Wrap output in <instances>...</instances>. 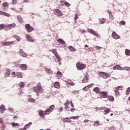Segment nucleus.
Masks as SVG:
<instances>
[{
    "label": "nucleus",
    "mask_w": 130,
    "mask_h": 130,
    "mask_svg": "<svg viewBox=\"0 0 130 130\" xmlns=\"http://www.w3.org/2000/svg\"><path fill=\"white\" fill-rule=\"evenodd\" d=\"M34 91L36 93H43L44 89L42 88V86H41V83H38L37 85V86H35L33 87Z\"/></svg>",
    "instance_id": "1"
},
{
    "label": "nucleus",
    "mask_w": 130,
    "mask_h": 130,
    "mask_svg": "<svg viewBox=\"0 0 130 130\" xmlns=\"http://www.w3.org/2000/svg\"><path fill=\"white\" fill-rule=\"evenodd\" d=\"M86 64H83L80 62H78L76 63V68L78 71H82L86 69Z\"/></svg>",
    "instance_id": "2"
},
{
    "label": "nucleus",
    "mask_w": 130,
    "mask_h": 130,
    "mask_svg": "<svg viewBox=\"0 0 130 130\" xmlns=\"http://www.w3.org/2000/svg\"><path fill=\"white\" fill-rule=\"evenodd\" d=\"M53 13L57 17H62L63 16V13L59 9H54Z\"/></svg>",
    "instance_id": "3"
},
{
    "label": "nucleus",
    "mask_w": 130,
    "mask_h": 130,
    "mask_svg": "<svg viewBox=\"0 0 130 130\" xmlns=\"http://www.w3.org/2000/svg\"><path fill=\"white\" fill-rule=\"evenodd\" d=\"M87 32H88V33H90V34H92V35L96 36V37H98V38H100V37H101L100 35L98 34V33H96V31H94V30H93L92 29H90V28H88Z\"/></svg>",
    "instance_id": "4"
},
{
    "label": "nucleus",
    "mask_w": 130,
    "mask_h": 130,
    "mask_svg": "<svg viewBox=\"0 0 130 130\" xmlns=\"http://www.w3.org/2000/svg\"><path fill=\"white\" fill-rule=\"evenodd\" d=\"M55 108V106L54 105H53L50 106L49 108L47 109V110H46V113L48 115L51 114V112H52L54 110Z\"/></svg>",
    "instance_id": "5"
},
{
    "label": "nucleus",
    "mask_w": 130,
    "mask_h": 130,
    "mask_svg": "<svg viewBox=\"0 0 130 130\" xmlns=\"http://www.w3.org/2000/svg\"><path fill=\"white\" fill-rule=\"evenodd\" d=\"M99 76L100 77H101V78H102L103 79H107L108 78H109V76L108 75V74L105 72H100Z\"/></svg>",
    "instance_id": "6"
},
{
    "label": "nucleus",
    "mask_w": 130,
    "mask_h": 130,
    "mask_svg": "<svg viewBox=\"0 0 130 130\" xmlns=\"http://www.w3.org/2000/svg\"><path fill=\"white\" fill-rule=\"evenodd\" d=\"M25 28L27 32H32L34 30V28H33V27L30 26L29 24H25Z\"/></svg>",
    "instance_id": "7"
},
{
    "label": "nucleus",
    "mask_w": 130,
    "mask_h": 130,
    "mask_svg": "<svg viewBox=\"0 0 130 130\" xmlns=\"http://www.w3.org/2000/svg\"><path fill=\"white\" fill-rule=\"evenodd\" d=\"M50 51L52 52L53 54H54L55 56H56V58H59V55H58V53L56 50V49H53L52 50H50Z\"/></svg>",
    "instance_id": "8"
},
{
    "label": "nucleus",
    "mask_w": 130,
    "mask_h": 130,
    "mask_svg": "<svg viewBox=\"0 0 130 130\" xmlns=\"http://www.w3.org/2000/svg\"><path fill=\"white\" fill-rule=\"evenodd\" d=\"M100 94L102 98H107V95H108V92H107V91H101L100 93Z\"/></svg>",
    "instance_id": "9"
},
{
    "label": "nucleus",
    "mask_w": 130,
    "mask_h": 130,
    "mask_svg": "<svg viewBox=\"0 0 130 130\" xmlns=\"http://www.w3.org/2000/svg\"><path fill=\"white\" fill-rule=\"evenodd\" d=\"M88 82H89V75L86 74L82 80V83L85 84V83H88Z\"/></svg>",
    "instance_id": "10"
},
{
    "label": "nucleus",
    "mask_w": 130,
    "mask_h": 130,
    "mask_svg": "<svg viewBox=\"0 0 130 130\" xmlns=\"http://www.w3.org/2000/svg\"><path fill=\"white\" fill-rule=\"evenodd\" d=\"M112 37L114 38V39H120V36L118 35L115 31H113L112 34Z\"/></svg>",
    "instance_id": "11"
},
{
    "label": "nucleus",
    "mask_w": 130,
    "mask_h": 130,
    "mask_svg": "<svg viewBox=\"0 0 130 130\" xmlns=\"http://www.w3.org/2000/svg\"><path fill=\"white\" fill-rule=\"evenodd\" d=\"M19 54H20V55H21V56H23V57H27V53L24 52V51L22 49H19Z\"/></svg>",
    "instance_id": "12"
},
{
    "label": "nucleus",
    "mask_w": 130,
    "mask_h": 130,
    "mask_svg": "<svg viewBox=\"0 0 130 130\" xmlns=\"http://www.w3.org/2000/svg\"><path fill=\"white\" fill-rule=\"evenodd\" d=\"M3 46H9V45H13L14 44V41L11 42H2Z\"/></svg>",
    "instance_id": "13"
},
{
    "label": "nucleus",
    "mask_w": 130,
    "mask_h": 130,
    "mask_svg": "<svg viewBox=\"0 0 130 130\" xmlns=\"http://www.w3.org/2000/svg\"><path fill=\"white\" fill-rule=\"evenodd\" d=\"M53 85L54 88H56V89H59L60 88V84L58 82L54 83Z\"/></svg>",
    "instance_id": "14"
},
{
    "label": "nucleus",
    "mask_w": 130,
    "mask_h": 130,
    "mask_svg": "<svg viewBox=\"0 0 130 130\" xmlns=\"http://www.w3.org/2000/svg\"><path fill=\"white\" fill-rule=\"evenodd\" d=\"M26 38L27 40V41H29L30 42H34V40L31 37L30 35H26Z\"/></svg>",
    "instance_id": "15"
},
{
    "label": "nucleus",
    "mask_w": 130,
    "mask_h": 130,
    "mask_svg": "<svg viewBox=\"0 0 130 130\" xmlns=\"http://www.w3.org/2000/svg\"><path fill=\"white\" fill-rule=\"evenodd\" d=\"M39 114L42 117H44L45 115H48V114L46 113V111H45V112L43 111H40L39 112Z\"/></svg>",
    "instance_id": "16"
},
{
    "label": "nucleus",
    "mask_w": 130,
    "mask_h": 130,
    "mask_svg": "<svg viewBox=\"0 0 130 130\" xmlns=\"http://www.w3.org/2000/svg\"><path fill=\"white\" fill-rule=\"evenodd\" d=\"M93 92L96 94H100V88L99 87H96L93 89Z\"/></svg>",
    "instance_id": "17"
},
{
    "label": "nucleus",
    "mask_w": 130,
    "mask_h": 130,
    "mask_svg": "<svg viewBox=\"0 0 130 130\" xmlns=\"http://www.w3.org/2000/svg\"><path fill=\"white\" fill-rule=\"evenodd\" d=\"M17 19L18 20V22L20 23V24L23 23L24 20H23V18H22V16H21V15H18L17 17Z\"/></svg>",
    "instance_id": "18"
},
{
    "label": "nucleus",
    "mask_w": 130,
    "mask_h": 130,
    "mask_svg": "<svg viewBox=\"0 0 130 130\" xmlns=\"http://www.w3.org/2000/svg\"><path fill=\"white\" fill-rule=\"evenodd\" d=\"M107 98H108V100L111 102H113L114 101V97L112 95H109Z\"/></svg>",
    "instance_id": "19"
},
{
    "label": "nucleus",
    "mask_w": 130,
    "mask_h": 130,
    "mask_svg": "<svg viewBox=\"0 0 130 130\" xmlns=\"http://www.w3.org/2000/svg\"><path fill=\"white\" fill-rule=\"evenodd\" d=\"M10 74H11V71L9 69H7L5 74V77H9Z\"/></svg>",
    "instance_id": "20"
},
{
    "label": "nucleus",
    "mask_w": 130,
    "mask_h": 130,
    "mask_svg": "<svg viewBox=\"0 0 130 130\" xmlns=\"http://www.w3.org/2000/svg\"><path fill=\"white\" fill-rule=\"evenodd\" d=\"M62 121L63 122H69V123H71L72 122V120L69 119V118H64L62 119Z\"/></svg>",
    "instance_id": "21"
},
{
    "label": "nucleus",
    "mask_w": 130,
    "mask_h": 130,
    "mask_svg": "<svg viewBox=\"0 0 130 130\" xmlns=\"http://www.w3.org/2000/svg\"><path fill=\"white\" fill-rule=\"evenodd\" d=\"M45 71L49 75H52L53 72L52 70L48 68H45Z\"/></svg>",
    "instance_id": "22"
},
{
    "label": "nucleus",
    "mask_w": 130,
    "mask_h": 130,
    "mask_svg": "<svg viewBox=\"0 0 130 130\" xmlns=\"http://www.w3.org/2000/svg\"><path fill=\"white\" fill-rule=\"evenodd\" d=\"M66 83L68 85H71V86H75V83L73 82L71 80H68L66 82Z\"/></svg>",
    "instance_id": "23"
},
{
    "label": "nucleus",
    "mask_w": 130,
    "mask_h": 130,
    "mask_svg": "<svg viewBox=\"0 0 130 130\" xmlns=\"http://www.w3.org/2000/svg\"><path fill=\"white\" fill-rule=\"evenodd\" d=\"M20 68L21 70L25 71V70L27 69V64H22L21 65Z\"/></svg>",
    "instance_id": "24"
},
{
    "label": "nucleus",
    "mask_w": 130,
    "mask_h": 130,
    "mask_svg": "<svg viewBox=\"0 0 130 130\" xmlns=\"http://www.w3.org/2000/svg\"><path fill=\"white\" fill-rule=\"evenodd\" d=\"M69 50L70 51H72V52H75L77 50L76 49V48H75L74 47L72 46H70L68 47Z\"/></svg>",
    "instance_id": "25"
},
{
    "label": "nucleus",
    "mask_w": 130,
    "mask_h": 130,
    "mask_svg": "<svg viewBox=\"0 0 130 130\" xmlns=\"http://www.w3.org/2000/svg\"><path fill=\"white\" fill-rule=\"evenodd\" d=\"M57 42H58V43H60V44H62V45L66 44V42L61 40V39H58L57 40Z\"/></svg>",
    "instance_id": "26"
},
{
    "label": "nucleus",
    "mask_w": 130,
    "mask_h": 130,
    "mask_svg": "<svg viewBox=\"0 0 130 130\" xmlns=\"http://www.w3.org/2000/svg\"><path fill=\"white\" fill-rule=\"evenodd\" d=\"M15 27H16V24L15 23L9 24L8 25V28H9V29H12V28H15Z\"/></svg>",
    "instance_id": "27"
},
{
    "label": "nucleus",
    "mask_w": 130,
    "mask_h": 130,
    "mask_svg": "<svg viewBox=\"0 0 130 130\" xmlns=\"http://www.w3.org/2000/svg\"><path fill=\"white\" fill-rule=\"evenodd\" d=\"M19 87H20L21 88H24L25 87V82H20L19 83Z\"/></svg>",
    "instance_id": "28"
},
{
    "label": "nucleus",
    "mask_w": 130,
    "mask_h": 130,
    "mask_svg": "<svg viewBox=\"0 0 130 130\" xmlns=\"http://www.w3.org/2000/svg\"><path fill=\"white\" fill-rule=\"evenodd\" d=\"M17 77H18V78H23V74H22V72H17L16 73Z\"/></svg>",
    "instance_id": "29"
},
{
    "label": "nucleus",
    "mask_w": 130,
    "mask_h": 130,
    "mask_svg": "<svg viewBox=\"0 0 130 130\" xmlns=\"http://www.w3.org/2000/svg\"><path fill=\"white\" fill-rule=\"evenodd\" d=\"M114 91L115 92L116 96H120V92H119V90L117 89H115Z\"/></svg>",
    "instance_id": "30"
},
{
    "label": "nucleus",
    "mask_w": 130,
    "mask_h": 130,
    "mask_svg": "<svg viewBox=\"0 0 130 130\" xmlns=\"http://www.w3.org/2000/svg\"><path fill=\"white\" fill-rule=\"evenodd\" d=\"M109 112H110V109H106V110H105L104 111V114L105 115H106V114H108V113H109Z\"/></svg>",
    "instance_id": "31"
},
{
    "label": "nucleus",
    "mask_w": 130,
    "mask_h": 130,
    "mask_svg": "<svg viewBox=\"0 0 130 130\" xmlns=\"http://www.w3.org/2000/svg\"><path fill=\"white\" fill-rule=\"evenodd\" d=\"M100 24H104L106 22V19L102 18V19H100Z\"/></svg>",
    "instance_id": "32"
},
{
    "label": "nucleus",
    "mask_w": 130,
    "mask_h": 130,
    "mask_svg": "<svg viewBox=\"0 0 130 130\" xmlns=\"http://www.w3.org/2000/svg\"><path fill=\"white\" fill-rule=\"evenodd\" d=\"M57 76H58V79H60L62 77V74L60 72L58 71L57 72Z\"/></svg>",
    "instance_id": "33"
},
{
    "label": "nucleus",
    "mask_w": 130,
    "mask_h": 130,
    "mask_svg": "<svg viewBox=\"0 0 130 130\" xmlns=\"http://www.w3.org/2000/svg\"><path fill=\"white\" fill-rule=\"evenodd\" d=\"M2 15H4V16H6V17H10L11 15L9 13H7L6 12H2L1 13Z\"/></svg>",
    "instance_id": "34"
},
{
    "label": "nucleus",
    "mask_w": 130,
    "mask_h": 130,
    "mask_svg": "<svg viewBox=\"0 0 130 130\" xmlns=\"http://www.w3.org/2000/svg\"><path fill=\"white\" fill-rule=\"evenodd\" d=\"M28 102H31V103H35V102H36V100L32 98H30L29 99H28Z\"/></svg>",
    "instance_id": "35"
},
{
    "label": "nucleus",
    "mask_w": 130,
    "mask_h": 130,
    "mask_svg": "<svg viewBox=\"0 0 130 130\" xmlns=\"http://www.w3.org/2000/svg\"><path fill=\"white\" fill-rule=\"evenodd\" d=\"M0 109L1 111H5L6 110V107L4 105H2L0 107Z\"/></svg>",
    "instance_id": "36"
},
{
    "label": "nucleus",
    "mask_w": 130,
    "mask_h": 130,
    "mask_svg": "<svg viewBox=\"0 0 130 130\" xmlns=\"http://www.w3.org/2000/svg\"><path fill=\"white\" fill-rule=\"evenodd\" d=\"M13 38H15V39H16V40H17V41H20V40H21V38H19V36H17L16 35H14Z\"/></svg>",
    "instance_id": "37"
},
{
    "label": "nucleus",
    "mask_w": 130,
    "mask_h": 130,
    "mask_svg": "<svg viewBox=\"0 0 130 130\" xmlns=\"http://www.w3.org/2000/svg\"><path fill=\"white\" fill-rule=\"evenodd\" d=\"M54 60L56 62H60V60H61V58H60V56H59V58H54Z\"/></svg>",
    "instance_id": "38"
},
{
    "label": "nucleus",
    "mask_w": 130,
    "mask_h": 130,
    "mask_svg": "<svg viewBox=\"0 0 130 130\" xmlns=\"http://www.w3.org/2000/svg\"><path fill=\"white\" fill-rule=\"evenodd\" d=\"M0 127L1 130H5V128H6V124H5V123H3Z\"/></svg>",
    "instance_id": "39"
},
{
    "label": "nucleus",
    "mask_w": 130,
    "mask_h": 130,
    "mask_svg": "<svg viewBox=\"0 0 130 130\" xmlns=\"http://www.w3.org/2000/svg\"><path fill=\"white\" fill-rule=\"evenodd\" d=\"M80 116H74L70 117V119H78Z\"/></svg>",
    "instance_id": "40"
},
{
    "label": "nucleus",
    "mask_w": 130,
    "mask_h": 130,
    "mask_svg": "<svg viewBox=\"0 0 130 130\" xmlns=\"http://www.w3.org/2000/svg\"><path fill=\"white\" fill-rule=\"evenodd\" d=\"M122 86H118L117 87H115V89L119 91V90H122Z\"/></svg>",
    "instance_id": "41"
},
{
    "label": "nucleus",
    "mask_w": 130,
    "mask_h": 130,
    "mask_svg": "<svg viewBox=\"0 0 130 130\" xmlns=\"http://www.w3.org/2000/svg\"><path fill=\"white\" fill-rule=\"evenodd\" d=\"M130 70V68L128 67H125L123 68V71H128Z\"/></svg>",
    "instance_id": "42"
},
{
    "label": "nucleus",
    "mask_w": 130,
    "mask_h": 130,
    "mask_svg": "<svg viewBox=\"0 0 130 130\" xmlns=\"http://www.w3.org/2000/svg\"><path fill=\"white\" fill-rule=\"evenodd\" d=\"M119 68V65H116L114 66L113 70L114 71H115V70H118Z\"/></svg>",
    "instance_id": "43"
},
{
    "label": "nucleus",
    "mask_w": 130,
    "mask_h": 130,
    "mask_svg": "<svg viewBox=\"0 0 130 130\" xmlns=\"http://www.w3.org/2000/svg\"><path fill=\"white\" fill-rule=\"evenodd\" d=\"M11 124H12L13 126L16 127V126H19L20 125H19V124L18 123H14L12 122L11 123Z\"/></svg>",
    "instance_id": "44"
},
{
    "label": "nucleus",
    "mask_w": 130,
    "mask_h": 130,
    "mask_svg": "<svg viewBox=\"0 0 130 130\" xmlns=\"http://www.w3.org/2000/svg\"><path fill=\"white\" fill-rule=\"evenodd\" d=\"M125 54L126 55H130V50L128 49L125 50Z\"/></svg>",
    "instance_id": "45"
},
{
    "label": "nucleus",
    "mask_w": 130,
    "mask_h": 130,
    "mask_svg": "<svg viewBox=\"0 0 130 130\" xmlns=\"http://www.w3.org/2000/svg\"><path fill=\"white\" fill-rule=\"evenodd\" d=\"M93 125L94 126H98V125H99V121L94 122Z\"/></svg>",
    "instance_id": "46"
},
{
    "label": "nucleus",
    "mask_w": 130,
    "mask_h": 130,
    "mask_svg": "<svg viewBox=\"0 0 130 130\" xmlns=\"http://www.w3.org/2000/svg\"><path fill=\"white\" fill-rule=\"evenodd\" d=\"M3 7H9V3L8 2H5L3 4Z\"/></svg>",
    "instance_id": "47"
},
{
    "label": "nucleus",
    "mask_w": 130,
    "mask_h": 130,
    "mask_svg": "<svg viewBox=\"0 0 130 130\" xmlns=\"http://www.w3.org/2000/svg\"><path fill=\"white\" fill-rule=\"evenodd\" d=\"M94 83H91L87 85V87H88V89H90V88H93V87H94Z\"/></svg>",
    "instance_id": "48"
},
{
    "label": "nucleus",
    "mask_w": 130,
    "mask_h": 130,
    "mask_svg": "<svg viewBox=\"0 0 130 130\" xmlns=\"http://www.w3.org/2000/svg\"><path fill=\"white\" fill-rule=\"evenodd\" d=\"M88 90H89V87H88V85L83 88V91H88Z\"/></svg>",
    "instance_id": "49"
},
{
    "label": "nucleus",
    "mask_w": 130,
    "mask_h": 130,
    "mask_svg": "<svg viewBox=\"0 0 130 130\" xmlns=\"http://www.w3.org/2000/svg\"><path fill=\"white\" fill-rule=\"evenodd\" d=\"M64 5V6H66V7H68V8H69V7H70L71 6V4H70V3H69L68 2H66V1H65Z\"/></svg>",
    "instance_id": "50"
},
{
    "label": "nucleus",
    "mask_w": 130,
    "mask_h": 130,
    "mask_svg": "<svg viewBox=\"0 0 130 130\" xmlns=\"http://www.w3.org/2000/svg\"><path fill=\"white\" fill-rule=\"evenodd\" d=\"M119 24V25H125V21H124V20L120 21Z\"/></svg>",
    "instance_id": "51"
},
{
    "label": "nucleus",
    "mask_w": 130,
    "mask_h": 130,
    "mask_svg": "<svg viewBox=\"0 0 130 130\" xmlns=\"http://www.w3.org/2000/svg\"><path fill=\"white\" fill-rule=\"evenodd\" d=\"M64 105L69 106V105H70V102H69L68 100H67L66 103L64 104Z\"/></svg>",
    "instance_id": "52"
},
{
    "label": "nucleus",
    "mask_w": 130,
    "mask_h": 130,
    "mask_svg": "<svg viewBox=\"0 0 130 130\" xmlns=\"http://www.w3.org/2000/svg\"><path fill=\"white\" fill-rule=\"evenodd\" d=\"M109 19L112 20H114V18L113 17V15L112 14L109 15Z\"/></svg>",
    "instance_id": "53"
},
{
    "label": "nucleus",
    "mask_w": 130,
    "mask_h": 130,
    "mask_svg": "<svg viewBox=\"0 0 130 130\" xmlns=\"http://www.w3.org/2000/svg\"><path fill=\"white\" fill-rule=\"evenodd\" d=\"M129 92H130V87H128L127 89V90L126 91V93L127 95H128V94H129Z\"/></svg>",
    "instance_id": "54"
},
{
    "label": "nucleus",
    "mask_w": 130,
    "mask_h": 130,
    "mask_svg": "<svg viewBox=\"0 0 130 130\" xmlns=\"http://www.w3.org/2000/svg\"><path fill=\"white\" fill-rule=\"evenodd\" d=\"M74 20H75L76 23H77V20H78V15H75Z\"/></svg>",
    "instance_id": "55"
},
{
    "label": "nucleus",
    "mask_w": 130,
    "mask_h": 130,
    "mask_svg": "<svg viewBox=\"0 0 130 130\" xmlns=\"http://www.w3.org/2000/svg\"><path fill=\"white\" fill-rule=\"evenodd\" d=\"M4 28H5V25H4V24L0 25V30H2V29H4Z\"/></svg>",
    "instance_id": "56"
},
{
    "label": "nucleus",
    "mask_w": 130,
    "mask_h": 130,
    "mask_svg": "<svg viewBox=\"0 0 130 130\" xmlns=\"http://www.w3.org/2000/svg\"><path fill=\"white\" fill-rule=\"evenodd\" d=\"M60 3L62 6H63L64 5V3H66V1H60Z\"/></svg>",
    "instance_id": "57"
},
{
    "label": "nucleus",
    "mask_w": 130,
    "mask_h": 130,
    "mask_svg": "<svg viewBox=\"0 0 130 130\" xmlns=\"http://www.w3.org/2000/svg\"><path fill=\"white\" fill-rule=\"evenodd\" d=\"M79 31L80 32H81L82 34H84V33H86V31L84 29H80Z\"/></svg>",
    "instance_id": "58"
},
{
    "label": "nucleus",
    "mask_w": 130,
    "mask_h": 130,
    "mask_svg": "<svg viewBox=\"0 0 130 130\" xmlns=\"http://www.w3.org/2000/svg\"><path fill=\"white\" fill-rule=\"evenodd\" d=\"M90 121V120H89L88 119H85L83 121V122L84 123H88V122Z\"/></svg>",
    "instance_id": "59"
},
{
    "label": "nucleus",
    "mask_w": 130,
    "mask_h": 130,
    "mask_svg": "<svg viewBox=\"0 0 130 130\" xmlns=\"http://www.w3.org/2000/svg\"><path fill=\"white\" fill-rule=\"evenodd\" d=\"M13 5H16L17 4V0H12Z\"/></svg>",
    "instance_id": "60"
},
{
    "label": "nucleus",
    "mask_w": 130,
    "mask_h": 130,
    "mask_svg": "<svg viewBox=\"0 0 130 130\" xmlns=\"http://www.w3.org/2000/svg\"><path fill=\"white\" fill-rule=\"evenodd\" d=\"M118 70H119L120 71H123V68L120 67V66H119V68Z\"/></svg>",
    "instance_id": "61"
},
{
    "label": "nucleus",
    "mask_w": 130,
    "mask_h": 130,
    "mask_svg": "<svg viewBox=\"0 0 130 130\" xmlns=\"http://www.w3.org/2000/svg\"><path fill=\"white\" fill-rule=\"evenodd\" d=\"M68 108H69V106H65L64 109L66 111H67V110L68 111H69V110H68Z\"/></svg>",
    "instance_id": "62"
},
{
    "label": "nucleus",
    "mask_w": 130,
    "mask_h": 130,
    "mask_svg": "<svg viewBox=\"0 0 130 130\" xmlns=\"http://www.w3.org/2000/svg\"><path fill=\"white\" fill-rule=\"evenodd\" d=\"M59 110L60 112H62V111H63V108H62V107H61L59 108Z\"/></svg>",
    "instance_id": "63"
},
{
    "label": "nucleus",
    "mask_w": 130,
    "mask_h": 130,
    "mask_svg": "<svg viewBox=\"0 0 130 130\" xmlns=\"http://www.w3.org/2000/svg\"><path fill=\"white\" fill-rule=\"evenodd\" d=\"M71 112H74L75 111H76V109L75 108H72L71 109Z\"/></svg>",
    "instance_id": "64"
}]
</instances>
